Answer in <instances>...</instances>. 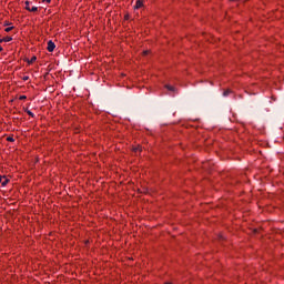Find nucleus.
I'll return each instance as SVG.
<instances>
[{
  "label": "nucleus",
  "mask_w": 284,
  "mask_h": 284,
  "mask_svg": "<svg viewBox=\"0 0 284 284\" xmlns=\"http://www.w3.org/2000/svg\"><path fill=\"white\" fill-rule=\"evenodd\" d=\"M23 81H28V77H23Z\"/></svg>",
  "instance_id": "nucleus-15"
},
{
  "label": "nucleus",
  "mask_w": 284,
  "mask_h": 284,
  "mask_svg": "<svg viewBox=\"0 0 284 284\" xmlns=\"http://www.w3.org/2000/svg\"><path fill=\"white\" fill-rule=\"evenodd\" d=\"M8 182H9V180L8 179H6L3 182H2V187H6L7 185H8Z\"/></svg>",
  "instance_id": "nucleus-7"
},
{
  "label": "nucleus",
  "mask_w": 284,
  "mask_h": 284,
  "mask_svg": "<svg viewBox=\"0 0 284 284\" xmlns=\"http://www.w3.org/2000/svg\"><path fill=\"white\" fill-rule=\"evenodd\" d=\"M166 90H169V92H176V88H174L170 84L166 85Z\"/></svg>",
  "instance_id": "nucleus-5"
},
{
  "label": "nucleus",
  "mask_w": 284,
  "mask_h": 284,
  "mask_svg": "<svg viewBox=\"0 0 284 284\" xmlns=\"http://www.w3.org/2000/svg\"><path fill=\"white\" fill-rule=\"evenodd\" d=\"M2 41H4V43H10V41H12V38L6 37L4 39H2Z\"/></svg>",
  "instance_id": "nucleus-6"
},
{
  "label": "nucleus",
  "mask_w": 284,
  "mask_h": 284,
  "mask_svg": "<svg viewBox=\"0 0 284 284\" xmlns=\"http://www.w3.org/2000/svg\"><path fill=\"white\" fill-rule=\"evenodd\" d=\"M7 141H9L10 143H13V141H14V138H12V136H9V138H7Z\"/></svg>",
  "instance_id": "nucleus-10"
},
{
  "label": "nucleus",
  "mask_w": 284,
  "mask_h": 284,
  "mask_svg": "<svg viewBox=\"0 0 284 284\" xmlns=\"http://www.w3.org/2000/svg\"><path fill=\"white\" fill-rule=\"evenodd\" d=\"M0 183H1V184L3 183L1 178H0Z\"/></svg>",
  "instance_id": "nucleus-17"
},
{
  "label": "nucleus",
  "mask_w": 284,
  "mask_h": 284,
  "mask_svg": "<svg viewBox=\"0 0 284 284\" xmlns=\"http://www.w3.org/2000/svg\"><path fill=\"white\" fill-rule=\"evenodd\" d=\"M13 28H14V27H8V28L6 29V32H10Z\"/></svg>",
  "instance_id": "nucleus-11"
},
{
  "label": "nucleus",
  "mask_w": 284,
  "mask_h": 284,
  "mask_svg": "<svg viewBox=\"0 0 284 284\" xmlns=\"http://www.w3.org/2000/svg\"><path fill=\"white\" fill-rule=\"evenodd\" d=\"M54 48H57V44H54V42H52V40H50V41L48 42L47 50H48L49 52H54Z\"/></svg>",
  "instance_id": "nucleus-2"
},
{
  "label": "nucleus",
  "mask_w": 284,
  "mask_h": 284,
  "mask_svg": "<svg viewBox=\"0 0 284 284\" xmlns=\"http://www.w3.org/2000/svg\"><path fill=\"white\" fill-rule=\"evenodd\" d=\"M27 113L29 114V116H32L34 119V114L32 113V111L27 110Z\"/></svg>",
  "instance_id": "nucleus-9"
},
{
  "label": "nucleus",
  "mask_w": 284,
  "mask_h": 284,
  "mask_svg": "<svg viewBox=\"0 0 284 284\" xmlns=\"http://www.w3.org/2000/svg\"><path fill=\"white\" fill-rule=\"evenodd\" d=\"M230 92H232V91H230V90L224 91L223 97H230Z\"/></svg>",
  "instance_id": "nucleus-8"
},
{
  "label": "nucleus",
  "mask_w": 284,
  "mask_h": 284,
  "mask_svg": "<svg viewBox=\"0 0 284 284\" xmlns=\"http://www.w3.org/2000/svg\"><path fill=\"white\" fill-rule=\"evenodd\" d=\"M42 3H50V0H42Z\"/></svg>",
  "instance_id": "nucleus-13"
},
{
  "label": "nucleus",
  "mask_w": 284,
  "mask_h": 284,
  "mask_svg": "<svg viewBox=\"0 0 284 284\" xmlns=\"http://www.w3.org/2000/svg\"><path fill=\"white\" fill-rule=\"evenodd\" d=\"M0 43H3V39H0Z\"/></svg>",
  "instance_id": "nucleus-16"
},
{
  "label": "nucleus",
  "mask_w": 284,
  "mask_h": 284,
  "mask_svg": "<svg viewBox=\"0 0 284 284\" xmlns=\"http://www.w3.org/2000/svg\"><path fill=\"white\" fill-rule=\"evenodd\" d=\"M26 10L29 12H37V6L32 4L30 1H26Z\"/></svg>",
  "instance_id": "nucleus-1"
},
{
  "label": "nucleus",
  "mask_w": 284,
  "mask_h": 284,
  "mask_svg": "<svg viewBox=\"0 0 284 284\" xmlns=\"http://www.w3.org/2000/svg\"><path fill=\"white\" fill-rule=\"evenodd\" d=\"M0 52H3V47L0 45Z\"/></svg>",
  "instance_id": "nucleus-14"
},
{
  "label": "nucleus",
  "mask_w": 284,
  "mask_h": 284,
  "mask_svg": "<svg viewBox=\"0 0 284 284\" xmlns=\"http://www.w3.org/2000/svg\"><path fill=\"white\" fill-rule=\"evenodd\" d=\"M24 99H27L26 95H21V97H20V100H21V101H23Z\"/></svg>",
  "instance_id": "nucleus-12"
},
{
  "label": "nucleus",
  "mask_w": 284,
  "mask_h": 284,
  "mask_svg": "<svg viewBox=\"0 0 284 284\" xmlns=\"http://www.w3.org/2000/svg\"><path fill=\"white\" fill-rule=\"evenodd\" d=\"M37 61V55H33L31 59L27 60V63L30 65L31 63H34Z\"/></svg>",
  "instance_id": "nucleus-4"
},
{
  "label": "nucleus",
  "mask_w": 284,
  "mask_h": 284,
  "mask_svg": "<svg viewBox=\"0 0 284 284\" xmlns=\"http://www.w3.org/2000/svg\"><path fill=\"white\" fill-rule=\"evenodd\" d=\"M165 284H172V283H170V282H166Z\"/></svg>",
  "instance_id": "nucleus-18"
},
{
  "label": "nucleus",
  "mask_w": 284,
  "mask_h": 284,
  "mask_svg": "<svg viewBox=\"0 0 284 284\" xmlns=\"http://www.w3.org/2000/svg\"><path fill=\"white\" fill-rule=\"evenodd\" d=\"M142 7H143V1L138 0L135 6H134L135 10H139V8H142Z\"/></svg>",
  "instance_id": "nucleus-3"
}]
</instances>
